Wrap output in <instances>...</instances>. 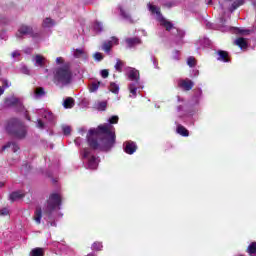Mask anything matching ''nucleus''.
<instances>
[{
	"instance_id": "obj_13",
	"label": "nucleus",
	"mask_w": 256,
	"mask_h": 256,
	"mask_svg": "<svg viewBox=\"0 0 256 256\" xmlns=\"http://www.w3.org/2000/svg\"><path fill=\"white\" fill-rule=\"evenodd\" d=\"M179 87H182L185 91H191L195 83L190 79L180 80L178 83Z\"/></svg>"
},
{
	"instance_id": "obj_9",
	"label": "nucleus",
	"mask_w": 256,
	"mask_h": 256,
	"mask_svg": "<svg viewBox=\"0 0 256 256\" xmlns=\"http://www.w3.org/2000/svg\"><path fill=\"white\" fill-rule=\"evenodd\" d=\"M31 33H33V28L27 25H22L19 27L18 32L16 33V37L18 39H23V37L29 35L31 37Z\"/></svg>"
},
{
	"instance_id": "obj_35",
	"label": "nucleus",
	"mask_w": 256,
	"mask_h": 256,
	"mask_svg": "<svg viewBox=\"0 0 256 256\" xmlns=\"http://www.w3.org/2000/svg\"><path fill=\"white\" fill-rule=\"evenodd\" d=\"M92 249L93 251H101L103 249V244L101 242H94Z\"/></svg>"
},
{
	"instance_id": "obj_50",
	"label": "nucleus",
	"mask_w": 256,
	"mask_h": 256,
	"mask_svg": "<svg viewBox=\"0 0 256 256\" xmlns=\"http://www.w3.org/2000/svg\"><path fill=\"white\" fill-rule=\"evenodd\" d=\"M152 63L154 65V69H159V64L157 63V59L155 57H152Z\"/></svg>"
},
{
	"instance_id": "obj_43",
	"label": "nucleus",
	"mask_w": 256,
	"mask_h": 256,
	"mask_svg": "<svg viewBox=\"0 0 256 256\" xmlns=\"http://www.w3.org/2000/svg\"><path fill=\"white\" fill-rule=\"evenodd\" d=\"M44 118L48 119V121H53V113L45 111Z\"/></svg>"
},
{
	"instance_id": "obj_34",
	"label": "nucleus",
	"mask_w": 256,
	"mask_h": 256,
	"mask_svg": "<svg viewBox=\"0 0 256 256\" xmlns=\"http://www.w3.org/2000/svg\"><path fill=\"white\" fill-rule=\"evenodd\" d=\"M53 25H55V21H53V19L51 18L44 19L43 27H53Z\"/></svg>"
},
{
	"instance_id": "obj_33",
	"label": "nucleus",
	"mask_w": 256,
	"mask_h": 256,
	"mask_svg": "<svg viewBox=\"0 0 256 256\" xmlns=\"http://www.w3.org/2000/svg\"><path fill=\"white\" fill-rule=\"evenodd\" d=\"M30 256H43V248H35L30 252Z\"/></svg>"
},
{
	"instance_id": "obj_28",
	"label": "nucleus",
	"mask_w": 256,
	"mask_h": 256,
	"mask_svg": "<svg viewBox=\"0 0 256 256\" xmlns=\"http://www.w3.org/2000/svg\"><path fill=\"white\" fill-rule=\"evenodd\" d=\"M11 148L13 153H17L19 151V146L16 143L8 142L6 145L2 147V151H5V149Z\"/></svg>"
},
{
	"instance_id": "obj_19",
	"label": "nucleus",
	"mask_w": 256,
	"mask_h": 256,
	"mask_svg": "<svg viewBox=\"0 0 256 256\" xmlns=\"http://www.w3.org/2000/svg\"><path fill=\"white\" fill-rule=\"evenodd\" d=\"M125 43H126L127 47L131 48V47H135V45H141V40L137 37L126 38Z\"/></svg>"
},
{
	"instance_id": "obj_58",
	"label": "nucleus",
	"mask_w": 256,
	"mask_h": 256,
	"mask_svg": "<svg viewBox=\"0 0 256 256\" xmlns=\"http://www.w3.org/2000/svg\"><path fill=\"white\" fill-rule=\"evenodd\" d=\"M25 53H31V49L25 50Z\"/></svg>"
},
{
	"instance_id": "obj_53",
	"label": "nucleus",
	"mask_w": 256,
	"mask_h": 256,
	"mask_svg": "<svg viewBox=\"0 0 256 256\" xmlns=\"http://www.w3.org/2000/svg\"><path fill=\"white\" fill-rule=\"evenodd\" d=\"M206 27H208V29H211V28L213 27V24L207 22V23H206Z\"/></svg>"
},
{
	"instance_id": "obj_12",
	"label": "nucleus",
	"mask_w": 256,
	"mask_h": 256,
	"mask_svg": "<svg viewBox=\"0 0 256 256\" xmlns=\"http://www.w3.org/2000/svg\"><path fill=\"white\" fill-rule=\"evenodd\" d=\"M124 151L128 155H133V153H135V151H137V144H135V142H131V141L125 142L124 143Z\"/></svg>"
},
{
	"instance_id": "obj_48",
	"label": "nucleus",
	"mask_w": 256,
	"mask_h": 256,
	"mask_svg": "<svg viewBox=\"0 0 256 256\" xmlns=\"http://www.w3.org/2000/svg\"><path fill=\"white\" fill-rule=\"evenodd\" d=\"M36 126L38 127V129H45V124L43 123V121H41V119L37 120Z\"/></svg>"
},
{
	"instance_id": "obj_8",
	"label": "nucleus",
	"mask_w": 256,
	"mask_h": 256,
	"mask_svg": "<svg viewBox=\"0 0 256 256\" xmlns=\"http://www.w3.org/2000/svg\"><path fill=\"white\" fill-rule=\"evenodd\" d=\"M126 75L129 79V81H132V83H141L139 82V70L135 68L128 67L126 68Z\"/></svg>"
},
{
	"instance_id": "obj_18",
	"label": "nucleus",
	"mask_w": 256,
	"mask_h": 256,
	"mask_svg": "<svg viewBox=\"0 0 256 256\" xmlns=\"http://www.w3.org/2000/svg\"><path fill=\"white\" fill-rule=\"evenodd\" d=\"M218 61H223V63H229V53L227 51L219 50L217 52Z\"/></svg>"
},
{
	"instance_id": "obj_52",
	"label": "nucleus",
	"mask_w": 256,
	"mask_h": 256,
	"mask_svg": "<svg viewBox=\"0 0 256 256\" xmlns=\"http://www.w3.org/2000/svg\"><path fill=\"white\" fill-rule=\"evenodd\" d=\"M56 63L57 65H61V63H63V57L56 58Z\"/></svg>"
},
{
	"instance_id": "obj_36",
	"label": "nucleus",
	"mask_w": 256,
	"mask_h": 256,
	"mask_svg": "<svg viewBox=\"0 0 256 256\" xmlns=\"http://www.w3.org/2000/svg\"><path fill=\"white\" fill-rule=\"evenodd\" d=\"M94 31H96V33H101V31H103V24H101L100 22H95Z\"/></svg>"
},
{
	"instance_id": "obj_55",
	"label": "nucleus",
	"mask_w": 256,
	"mask_h": 256,
	"mask_svg": "<svg viewBox=\"0 0 256 256\" xmlns=\"http://www.w3.org/2000/svg\"><path fill=\"white\" fill-rule=\"evenodd\" d=\"M50 225H51V227H57V223L56 222H51Z\"/></svg>"
},
{
	"instance_id": "obj_38",
	"label": "nucleus",
	"mask_w": 256,
	"mask_h": 256,
	"mask_svg": "<svg viewBox=\"0 0 256 256\" xmlns=\"http://www.w3.org/2000/svg\"><path fill=\"white\" fill-rule=\"evenodd\" d=\"M62 131L64 135H71V126L62 125Z\"/></svg>"
},
{
	"instance_id": "obj_61",
	"label": "nucleus",
	"mask_w": 256,
	"mask_h": 256,
	"mask_svg": "<svg viewBox=\"0 0 256 256\" xmlns=\"http://www.w3.org/2000/svg\"><path fill=\"white\" fill-rule=\"evenodd\" d=\"M75 143L78 144V143H79V139H76V140H75Z\"/></svg>"
},
{
	"instance_id": "obj_49",
	"label": "nucleus",
	"mask_w": 256,
	"mask_h": 256,
	"mask_svg": "<svg viewBox=\"0 0 256 256\" xmlns=\"http://www.w3.org/2000/svg\"><path fill=\"white\" fill-rule=\"evenodd\" d=\"M176 33H177V36H178L180 39H183V37H185V31H183V30L177 29V30H176Z\"/></svg>"
},
{
	"instance_id": "obj_54",
	"label": "nucleus",
	"mask_w": 256,
	"mask_h": 256,
	"mask_svg": "<svg viewBox=\"0 0 256 256\" xmlns=\"http://www.w3.org/2000/svg\"><path fill=\"white\" fill-rule=\"evenodd\" d=\"M3 93H5V89L0 87V96L3 95Z\"/></svg>"
},
{
	"instance_id": "obj_3",
	"label": "nucleus",
	"mask_w": 256,
	"mask_h": 256,
	"mask_svg": "<svg viewBox=\"0 0 256 256\" xmlns=\"http://www.w3.org/2000/svg\"><path fill=\"white\" fill-rule=\"evenodd\" d=\"M6 131L16 139H25L27 136V126L18 119L10 120L6 126Z\"/></svg>"
},
{
	"instance_id": "obj_40",
	"label": "nucleus",
	"mask_w": 256,
	"mask_h": 256,
	"mask_svg": "<svg viewBox=\"0 0 256 256\" xmlns=\"http://www.w3.org/2000/svg\"><path fill=\"white\" fill-rule=\"evenodd\" d=\"M163 7H166L167 9H171V7H175V2H173V1H165L163 3Z\"/></svg>"
},
{
	"instance_id": "obj_23",
	"label": "nucleus",
	"mask_w": 256,
	"mask_h": 256,
	"mask_svg": "<svg viewBox=\"0 0 256 256\" xmlns=\"http://www.w3.org/2000/svg\"><path fill=\"white\" fill-rule=\"evenodd\" d=\"M176 133H178V135H181L182 137H189V130H187V128L180 124L177 125Z\"/></svg>"
},
{
	"instance_id": "obj_31",
	"label": "nucleus",
	"mask_w": 256,
	"mask_h": 256,
	"mask_svg": "<svg viewBox=\"0 0 256 256\" xmlns=\"http://www.w3.org/2000/svg\"><path fill=\"white\" fill-rule=\"evenodd\" d=\"M124 65H125L124 61L117 59L114 68L116 69V71H118V73H121V71H123Z\"/></svg>"
},
{
	"instance_id": "obj_41",
	"label": "nucleus",
	"mask_w": 256,
	"mask_h": 256,
	"mask_svg": "<svg viewBox=\"0 0 256 256\" xmlns=\"http://www.w3.org/2000/svg\"><path fill=\"white\" fill-rule=\"evenodd\" d=\"M202 95H203V90L198 89V90L196 91V94L194 95V99H196V103L199 102V98H200Z\"/></svg>"
},
{
	"instance_id": "obj_56",
	"label": "nucleus",
	"mask_w": 256,
	"mask_h": 256,
	"mask_svg": "<svg viewBox=\"0 0 256 256\" xmlns=\"http://www.w3.org/2000/svg\"><path fill=\"white\" fill-rule=\"evenodd\" d=\"M4 83L6 84L5 87H10L11 86V84H9V82H7V81H4Z\"/></svg>"
},
{
	"instance_id": "obj_16",
	"label": "nucleus",
	"mask_w": 256,
	"mask_h": 256,
	"mask_svg": "<svg viewBox=\"0 0 256 256\" xmlns=\"http://www.w3.org/2000/svg\"><path fill=\"white\" fill-rule=\"evenodd\" d=\"M220 31H233V33H240V35H245V33H249V30H243L241 28H231L229 26H222L220 27Z\"/></svg>"
},
{
	"instance_id": "obj_7",
	"label": "nucleus",
	"mask_w": 256,
	"mask_h": 256,
	"mask_svg": "<svg viewBox=\"0 0 256 256\" xmlns=\"http://www.w3.org/2000/svg\"><path fill=\"white\" fill-rule=\"evenodd\" d=\"M243 0H224V4L221 5L222 9H229L231 13L243 5Z\"/></svg>"
},
{
	"instance_id": "obj_39",
	"label": "nucleus",
	"mask_w": 256,
	"mask_h": 256,
	"mask_svg": "<svg viewBox=\"0 0 256 256\" xmlns=\"http://www.w3.org/2000/svg\"><path fill=\"white\" fill-rule=\"evenodd\" d=\"M110 91L112 93H115V94L119 93V85H117L115 83H111L110 84Z\"/></svg>"
},
{
	"instance_id": "obj_26",
	"label": "nucleus",
	"mask_w": 256,
	"mask_h": 256,
	"mask_svg": "<svg viewBox=\"0 0 256 256\" xmlns=\"http://www.w3.org/2000/svg\"><path fill=\"white\" fill-rule=\"evenodd\" d=\"M234 45L240 47V49H247V39L245 38H237L234 41Z\"/></svg>"
},
{
	"instance_id": "obj_45",
	"label": "nucleus",
	"mask_w": 256,
	"mask_h": 256,
	"mask_svg": "<svg viewBox=\"0 0 256 256\" xmlns=\"http://www.w3.org/2000/svg\"><path fill=\"white\" fill-rule=\"evenodd\" d=\"M20 71L24 75H29V73H30L29 68L27 66H25V65L21 66Z\"/></svg>"
},
{
	"instance_id": "obj_44",
	"label": "nucleus",
	"mask_w": 256,
	"mask_h": 256,
	"mask_svg": "<svg viewBox=\"0 0 256 256\" xmlns=\"http://www.w3.org/2000/svg\"><path fill=\"white\" fill-rule=\"evenodd\" d=\"M94 59L95 61H103V54H101L100 52H96L94 54Z\"/></svg>"
},
{
	"instance_id": "obj_5",
	"label": "nucleus",
	"mask_w": 256,
	"mask_h": 256,
	"mask_svg": "<svg viewBox=\"0 0 256 256\" xmlns=\"http://www.w3.org/2000/svg\"><path fill=\"white\" fill-rule=\"evenodd\" d=\"M61 207V196L59 194H52L48 201L47 206L44 209V213L48 215V221L51 219V215H53V211L56 209H60Z\"/></svg>"
},
{
	"instance_id": "obj_15",
	"label": "nucleus",
	"mask_w": 256,
	"mask_h": 256,
	"mask_svg": "<svg viewBox=\"0 0 256 256\" xmlns=\"http://www.w3.org/2000/svg\"><path fill=\"white\" fill-rule=\"evenodd\" d=\"M141 87V83H130L128 85V89L130 92L129 97L132 99H135V97H137V89H139Z\"/></svg>"
},
{
	"instance_id": "obj_10",
	"label": "nucleus",
	"mask_w": 256,
	"mask_h": 256,
	"mask_svg": "<svg viewBox=\"0 0 256 256\" xmlns=\"http://www.w3.org/2000/svg\"><path fill=\"white\" fill-rule=\"evenodd\" d=\"M30 37L33 39L34 43H41V41H45V34L42 31L32 29Z\"/></svg>"
},
{
	"instance_id": "obj_62",
	"label": "nucleus",
	"mask_w": 256,
	"mask_h": 256,
	"mask_svg": "<svg viewBox=\"0 0 256 256\" xmlns=\"http://www.w3.org/2000/svg\"><path fill=\"white\" fill-rule=\"evenodd\" d=\"M54 245H59V242H54Z\"/></svg>"
},
{
	"instance_id": "obj_21",
	"label": "nucleus",
	"mask_w": 256,
	"mask_h": 256,
	"mask_svg": "<svg viewBox=\"0 0 256 256\" xmlns=\"http://www.w3.org/2000/svg\"><path fill=\"white\" fill-rule=\"evenodd\" d=\"M25 197V193L23 191H15L12 192L9 196L10 201H19V199H23Z\"/></svg>"
},
{
	"instance_id": "obj_17",
	"label": "nucleus",
	"mask_w": 256,
	"mask_h": 256,
	"mask_svg": "<svg viewBox=\"0 0 256 256\" xmlns=\"http://www.w3.org/2000/svg\"><path fill=\"white\" fill-rule=\"evenodd\" d=\"M73 56H74L76 59H87V57H88L87 52H86L85 49H83V48L75 49V50L73 51Z\"/></svg>"
},
{
	"instance_id": "obj_14",
	"label": "nucleus",
	"mask_w": 256,
	"mask_h": 256,
	"mask_svg": "<svg viewBox=\"0 0 256 256\" xmlns=\"http://www.w3.org/2000/svg\"><path fill=\"white\" fill-rule=\"evenodd\" d=\"M32 61L35 67H45V61H47V59L43 57V55L37 54L33 57Z\"/></svg>"
},
{
	"instance_id": "obj_27",
	"label": "nucleus",
	"mask_w": 256,
	"mask_h": 256,
	"mask_svg": "<svg viewBox=\"0 0 256 256\" xmlns=\"http://www.w3.org/2000/svg\"><path fill=\"white\" fill-rule=\"evenodd\" d=\"M19 103V99L15 97L7 98L4 102L5 107H13V105H17Z\"/></svg>"
},
{
	"instance_id": "obj_25",
	"label": "nucleus",
	"mask_w": 256,
	"mask_h": 256,
	"mask_svg": "<svg viewBox=\"0 0 256 256\" xmlns=\"http://www.w3.org/2000/svg\"><path fill=\"white\" fill-rule=\"evenodd\" d=\"M64 109H73L75 107V100L71 97H68L63 102Z\"/></svg>"
},
{
	"instance_id": "obj_4",
	"label": "nucleus",
	"mask_w": 256,
	"mask_h": 256,
	"mask_svg": "<svg viewBox=\"0 0 256 256\" xmlns=\"http://www.w3.org/2000/svg\"><path fill=\"white\" fill-rule=\"evenodd\" d=\"M148 11H150L151 15L155 17L162 25V27H165L166 31H171L173 29V24L165 19L163 17V14H161V8L157 7L156 5H153L151 2L147 4Z\"/></svg>"
},
{
	"instance_id": "obj_60",
	"label": "nucleus",
	"mask_w": 256,
	"mask_h": 256,
	"mask_svg": "<svg viewBox=\"0 0 256 256\" xmlns=\"http://www.w3.org/2000/svg\"><path fill=\"white\" fill-rule=\"evenodd\" d=\"M178 111H181V109H183V107L182 106H178Z\"/></svg>"
},
{
	"instance_id": "obj_6",
	"label": "nucleus",
	"mask_w": 256,
	"mask_h": 256,
	"mask_svg": "<svg viewBox=\"0 0 256 256\" xmlns=\"http://www.w3.org/2000/svg\"><path fill=\"white\" fill-rule=\"evenodd\" d=\"M83 157L84 159H88V169H97L99 166V159L92 155L91 149H84Z\"/></svg>"
},
{
	"instance_id": "obj_37",
	"label": "nucleus",
	"mask_w": 256,
	"mask_h": 256,
	"mask_svg": "<svg viewBox=\"0 0 256 256\" xmlns=\"http://www.w3.org/2000/svg\"><path fill=\"white\" fill-rule=\"evenodd\" d=\"M96 108L98 111H105V109H107V102H99Z\"/></svg>"
},
{
	"instance_id": "obj_57",
	"label": "nucleus",
	"mask_w": 256,
	"mask_h": 256,
	"mask_svg": "<svg viewBox=\"0 0 256 256\" xmlns=\"http://www.w3.org/2000/svg\"><path fill=\"white\" fill-rule=\"evenodd\" d=\"M174 59H175L176 61H179V56L175 55V56H174Z\"/></svg>"
},
{
	"instance_id": "obj_32",
	"label": "nucleus",
	"mask_w": 256,
	"mask_h": 256,
	"mask_svg": "<svg viewBox=\"0 0 256 256\" xmlns=\"http://www.w3.org/2000/svg\"><path fill=\"white\" fill-rule=\"evenodd\" d=\"M186 63H187V65L190 66V67H196V65H197V60L195 59V57L190 56V57L187 58Z\"/></svg>"
},
{
	"instance_id": "obj_51",
	"label": "nucleus",
	"mask_w": 256,
	"mask_h": 256,
	"mask_svg": "<svg viewBox=\"0 0 256 256\" xmlns=\"http://www.w3.org/2000/svg\"><path fill=\"white\" fill-rule=\"evenodd\" d=\"M192 77H198L199 76V70L194 69L191 74Z\"/></svg>"
},
{
	"instance_id": "obj_20",
	"label": "nucleus",
	"mask_w": 256,
	"mask_h": 256,
	"mask_svg": "<svg viewBox=\"0 0 256 256\" xmlns=\"http://www.w3.org/2000/svg\"><path fill=\"white\" fill-rule=\"evenodd\" d=\"M99 87H105L101 81H93L89 86L90 93H96L99 90Z\"/></svg>"
},
{
	"instance_id": "obj_59",
	"label": "nucleus",
	"mask_w": 256,
	"mask_h": 256,
	"mask_svg": "<svg viewBox=\"0 0 256 256\" xmlns=\"http://www.w3.org/2000/svg\"><path fill=\"white\" fill-rule=\"evenodd\" d=\"M4 185H5V183L0 182V189H1V187H3Z\"/></svg>"
},
{
	"instance_id": "obj_42",
	"label": "nucleus",
	"mask_w": 256,
	"mask_h": 256,
	"mask_svg": "<svg viewBox=\"0 0 256 256\" xmlns=\"http://www.w3.org/2000/svg\"><path fill=\"white\" fill-rule=\"evenodd\" d=\"M11 57L12 59H19V57H21V52H19V50H15L11 53Z\"/></svg>"
},
{
	"instance_id": "obj_22",
	"label": "nucleus",
	"mask_w": 256,
	"mask_h": 256,
	"mask_svg": "<svg viewBox=\"0 0 256 256\" xmlns=\"http://www.w3.org/2000/svg\"><path fill=\"white\" fill-rule=\"evenodd\" d=\"M42 217H43V210H41V208H36L33 219L37 223V225H41Z\"/></svg>"
},
{
	"instance_id": "obj_24",
	"label": "nucleus",
	"mask_w": 256,
	"mask_h": 256,
	"mask_svg": "<svg viewBox=\"0 0 256 256\" xmlns=\"http://www.w3.org/2000/svg\"><path fill=\"white\" fill-rule=\"evenodd\" d=\"M34 99H41L42 97H45V89L43 87H37L34 89Z\"/></svg>"
},
{
	"instance_id": "obj_11",
	"label": "nucleus",
	"mask_w": 256,
	"mask_h": 256,
	"mask_svg": "<svg viewBox=\"0 0 256 256\" xmlns=\"http://www.w3.org/2000/svg\"><path fill=\"white\" fill-rule=\"evenodd\" d=\"M113 45H119V39L116 37H112L111 40L104 42L102 49L105 51V53H110L111 47H113Z\"/></svg>"
},
{
	"instance_id": "obj_2",
	"label": "nucleus",
	"mask_w": 256,
	"mask_h": 256,
	"mask_svg": "<svg viewBox=\"0 0 256 256\" xmlns=\"http://www.w3.org/2000/svg\"><path fill=\"white\" fill-rule=\"evenodd\" d=\"M71 81H73V72H71V68L68 64L55 69L54 83L58 87H65V85H70Z\"/></svg>"
},
{
	"instance_id": "obj_1",
	"label": "nucleus",
	"mask_w": 256,
	"mask_h": 256,
	"mask_svg": "<svg viewBox=\"0 0 256 256\" xmlns=\"http://www.w3.org/2000/svg\"><path fill=\"white\" fill-rule=\"evenodd\" d=\"M109 123L89 130L87 140L92 149L109 151L115 145V127L113 124L119 123V116H112Z\"/></svg>"
},
{
	"instance_id": "obj_47",
	"label": "nucleus",
	"mask_w": 256,
	"mask_h": 256,
	"mask_svg": "<svg viewBox=\"0 0 256 256\" xmlns=\"http://www.w3.org/2000/svg\"><path fill=\"white\" fill-rule=\"evenodd\" d=\"M101 77H103V79H107L109 77V70H101Z\"/></svg>"
},
{
	"instance_id": "obj_29",
	"label": "nucleus",
	"mask_w": 256,
	"mask_h": 256,
	"mask_svg": "<svg viewBox=\"0 0 256 256\" xmlns=\"http://www.w3.org/2000/svg\"><path fill=\"white\" fill-rule=\"evenodd\" d=\"M119 10H120V15L121 17H123V19H125L126 21H129L130 23L133 22V20H131V15H129V13H127V11L123 9V7H120Z\"/></svg>"
},
{
	"instance_id": "obj_46",
	"label": "nucleus",
	"mask_w": 256,
	"mask_h": 256,
	"mask_svg": "<svg viewBox=\"0 0 256 256\" xmlns=\"http://www.w3.org/2000/svg\"><path fill=\"white\" fill-rule=\"evenodd\" d=\"M7 215H9V210L7 208H2L0 210V217H5Z\"/></svg>"
},
{
	"instance_id": "obj_30",
	"label": "nucleus",
	"mask_w": 256,
	"mask_h": 256,
	"mask_svg": "<svg viewBox=\"0 0 256 256\" xmlns=\"http://www.w3.org/2000/svg\"><path fill=\"white\" fill-rule=\"evenodd\" d=\"M247 253H249L250 256H256V242H252L248 246Z\"/></svg>"
}]
</instances>
